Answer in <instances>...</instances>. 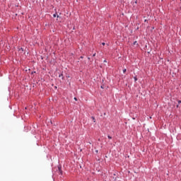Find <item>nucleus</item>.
Returning <instances> with one entry per match:
<instances>
[{
    "mask_svg": "<svg viewBox=\"0 0 181 181\" xmlns=\"http://www.w3.org/2000/svg\"><path fill=\"white\" fill-rule=\"evenodd\" d=\"M63 76V74H61L59 76V77H62ZM64 77H62V80H64Z\"/></svg>",
    "mask_w": 181,
    "mask_h": 181,
    "instance_id": "nucleus-1",
    "label": "nucleus"
},
{
    "mask_svg": "<svg viewBox=\"0 0 181 181\" xmlns=\"http://www.w3.org/2000/svg\"><path fill=\"white\" fill-rule=\"evenodd\" d=\"M91 118H92V119H93V122H95V117H91Z\"/></svg>",
    "mask_w": 181,
    "mask_h": 181,
    "instance_id": "nucleus-2",
    "label": "nucleus"
},
{
    "mask_svg": "<svg viewBox=\"0 0 181 181\" xmlns=\"http://www.w3.org/2000/svg\"><path fill=\"white\" fill-rule=\"evenodd\" d=\"M107 138H108L109 139H112V137L110 136H107Z\"/></svg>",
    "mask_w": 181,
    "mask_h": 181,
    "instance_id": "nucleus-3",
    "label": "nucleus"
},
{
    "mask_svg": "<svg viewBox=\"0 0 181 181\" xmlns=\"http://www.w3.org/2000/svg\"><path fill=\"white\" fill-rule=\"evenodd\" d=\"M123 73H127V69H124Z\"/></svg>",
    "mask_w": 181,
    "mask_h": 181,
    "instance_id": "nucleus-4",
    "label": "nucleus"
},
{
    "mask_svg": "<svg viewBox=\"0 0 181 181\" xmlns=\"http://www.w3.org/2000/svg\"><path fill=\"white\" fill-rule=\"evenodd\" d=\"M53 16L54 18H56V16H57V14H54Z\"/></svg>",
    "mask_w": 181,
    "mask_h": 181,
    "instance_id": "nucleus-5",
    "label": "nucleus"
},
{
    "mask_svg": "<svg viewBox=\"0 0 181 181\" xmlns=\"http://www.w3.org/2000/svg\"><path fill=\"white\" fill-rule=\"evenodd\" d=\"M102 45H103V46H105V42H103Z\"/></svg>",
    "mask_w": 181,
    "mask_h": 181,
    "instance_id": "nucleus-6",
    "label": "nucleus"
},
{
    "mask_svg": "<svg viewBox=\"0 0 181 181\" xmlns=\"http://www.w3.org/2000/svg\"><path fill=\"white\" fill-rule=\"evenodd\" d=\"M133 45H136V41H135V42L133 43Z\"/></svg>",
    "mask_w": 181,
    "mask_h": 181,
    "instance_id": "nucleus-7",
    "label": "nucleus"
},
{
    "mask_svg": "<svg viewBox=\"0 0 181 181\" xmlns=\"http://www.w3.org/2000/svg\"><path fill=\"white\" fill-rule=\"evenodd\" d=\"M20 50H21L22 52H23V48H21Z\"/></svg>",
    "mask_w": 181,
    "mask_h": 181,
    "instance_id": "nucleus-8",
    "label": "nucleus"
},
{
    "mask_svg": "<svg viewBox=\"0 0 181 181\" xmlns=\"http://www.w3.org/2000/svg\"><path fill=\"white\" fill-rule=\"evenodd\" d=\"M178 104H181V100H179V101H178Z\"/></svg>",
    "mask_w": 181,
    "mask_h": 181,
    "instance_id": "nucleus-9",
    "label": "nucleus"
},
{
    "mask_svg": "<svg viewBox=\"0 0 181 181\" xmlns=\"http://www.w3.org/2000/svg\"><path fill=\"white\" fill-rule=\"evenodd\" d=\"M75 101H77V98H74Z\"/></svg>",
    "mask_w": 181,
    "mask_h": 181,
    "instance_id": "nucleus-10",
    "label": "nucleus"
},
{
    "mask_svg": "<svg viewBox=\"0 0 181 181\" xmlns=\"http://www.w3.org/2000/svg\"><path fill=\"white\" fill-rule=\"evenodd\" d=\"M93 57H95V54H93Z\"/></svg>",
    "mask_w": 181,
    "mask_h": 181,
    "instance_id": "nucleus-11",
    "label": "nucleus"
},
{
    "mask_svg": "<svg viewBox=\"0 0 181 181\" xmlns=\"http://www.w3.org/2000/svg\"><path fill=\"white\" fill-rule=\"evenodd\" d=\"M134 80H135V81H136V80H137L136 78H134Z\"/></svg>",
    "mask_w": 181,
    "mask_h": 181,
    "instance_id": "nucleus-12",
    "label": "nucleus"
},
{
    "mask_svg": "<svg viewBox=\"0 0 181 181\" xmlns=\"http://www.w3.org/2000/svg\"><path fill=\"white\" fill-rule=\"evenodd\" d=\"M178 107H179V105H177V108H178Z\"/></svg>",
    "mask_w": 181,
    "mask_h": 181,
    "instance_id": "nucleus-13",
    "label": "nucleus"
},
{
    "mask_svg": "<svg viewBox=\"0 0 181 181\" xmlns=\"http://www.w3.org/2000/svg\"><path fill=\"white\" fill-rule=\"evenodd\" d=\"M81 59H83V57H81Z\"/></svg>",
    "mask_w": 181,
    "mask_h": 181,
    "instance_id": "nucleus-14",
    "label": "nucleus"
},
{
    "mask_svg": "<svg viewBox=\"0 0 181 181\" xmlns=\"http://www.w3.org/2000/svg\"><path fill=\"white\" fill-rule=\"evenodd\" d=\"M101 88H104L103 86H101Z\"/></svg>",
    "mask_w": 181,
    "mask_h": 181,
    "instance_id": "nucleus-15",
    "label": "nucleus"
},
{
    "mask_svg": "<svg viewBox=\"0 0 181 181\" xmlns=\"http://www.w3.org/2000/svg\"><path fill=\"white\" fill-rule=\"evenodd\" d=\"M57 18H59V16L57 15Z\"/></svg>",
    "mask_w": 181,
    "mask_h": 181,
    "instance_id": "nucleus-16",
    "label": "nucleus"
}]
</instances>
